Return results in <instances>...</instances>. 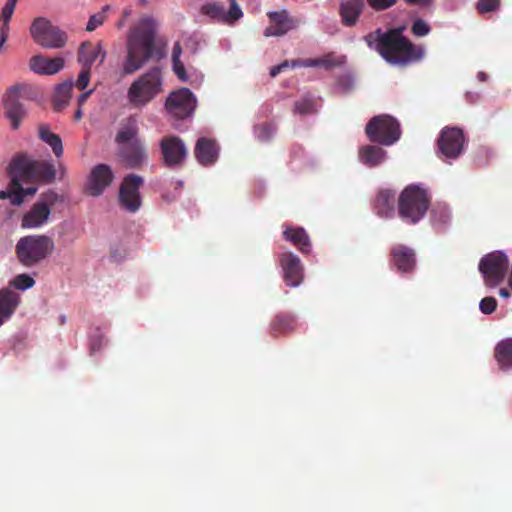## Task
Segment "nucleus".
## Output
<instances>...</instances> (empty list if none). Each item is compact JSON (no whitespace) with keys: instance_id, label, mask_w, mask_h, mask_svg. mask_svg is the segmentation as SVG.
Returning a JSON list of instances; mask_svg holds the SVG:
<instances>
[{"instance_id":"obj_1","label":"nucleus","mask_w":512,"mask_h":512,"mask_svg":"<svg viewBox=\"0 0 512 512\" xmlns=\"http://www.w3.org/2000/svg\"><path fill=\"white\" fill-rule=\"evenodd\" d=\"M405 25L382 31L376 29L368 33L364 40L369 48L374 49L388 63L406 67L424 58L425 50L421 45L412 43L403 35Z\"/></svg>"},{"instance_id":"obj_2","label":"nucleus","mask_w":512,"mask_h":512,"mask_svg":"<svg viewBox=\"0 0 512 512\" xmlns=\"http://www.w3.org/2000/svg\"><path fill=\"white\" fill-rule=\"evenodd\" d=\"M157 26L153 19L143 18L129 31L127 56L123 63V74L130 75L141 69L151 58L163 57L161 48L156 46Z\"/></svg>"},{"instance_id":"obj_3","label":"nucleus","mask_w":512,"mask_h":512,"mask_svg":"<svg viewBox=\"0 0 512 512\" xmlns=\"http://www.w3.org/2000/svg\"><path fill=\"white\" fill-rule=\"evenodd\" d=\"M8 173L13 176V185L18 190L20 189V181L49 184L56 178V169L51 162L32 160L25 155H19L11 161Z\"/></svg>"},{"instance_id":"obj_4","label":"nucleus","mask_w":512,"mask_h":512,"mask_svg":"<svg viewBox=\"0 0 512 512\" xmlns=\"http://www.w3.org/2000/svg\"><path fill=\"white\" fill-rule=\"evenodd\" d=\"M55 244L47 235H28L21 237L15 247L19 262L31 268L44 261L54 251Z\"/></svg>"},{"instance_id":"obj_5","label":"nucleus","mask_w":512,"mask_h":512,"mask_svg":"<svg viewBox=\"0 0 512 512\" xmlns=\"http://www.w3.org/2000/svg\"><path fill=\"white\" fill-rule=\"evenodd\" d=\"M162 91V72L153 67L137 78L129 87L127 98L134 108H142Z\"/></svg>"},{"instance_id":"obj_6","label":"nucleus","mask_w":512,"mask_h":512,"mask_svg":"<svg viewBox=\"0 0 512 512\" xmlns=\"http://www.w3.org/2000/svg\"><path fill=\"white\" fill-rule=\"evenodd\" d=\"M430 200L427 191L417 185L407 186L398 198V214L409 224H416L427 213Z\"/></svg>"},{"instance_id":"obj_7","label":"nucleus","mask_w":512,"mask_h":512,"mask_svg":"<svg viewBox=\"0 0 512 512\" xmlns=\"http://www.w3.org/2000/svg\"><path fill=\"white\" fill-rule=\"evenodd\" d=\"M365 133L371 142L391 146L400 139V124L387 114L374 116L367 123Z\"/></svg>"},{"instance_id":"obj_8","label":"nucleus","mask_w":512,"mask_h":512,"mask_svg":"<svg viewBox=\"0 0 512 512\" xmlns=\"http://www.w3.org/2000/svg\"><path fill=\"white\" fill-rule=\"evenodd\" d=\"M509 260L501 251H493L484 255L478 265L487 287L494 288L501 284L507 274Z\"/></svg>"},{"instance_id":"obj_9","label":"nucleus","mask_w":512,"mask_h":512,"mask_svg":"<svg viewBox=\"0 0 512 512\" xmlns=\"http://www.w3.org/2000/svg\"><path fill=\"white\" fill-rule=\"evenodd\" d=\"M30 35L35 43L48 49L62 48L67 41L66 34L45 17L33 20Z\"/></svg>"},{"instance_id":"obj_10","label":"nucleus","mask_w":512,"mask_h":512,"mask_svg":"<svg viewBox=\"0 0 512 512\" xmlns=\"http://www.w3.org/2000/svg\"><path fill=\"white\" fill-rule=\"evenodd\" d=\"M162 163L169 169H180L188 157L184 141L176 135L164 136L159 142Z\"/></svg>"},{"instance_id":"obj_11","label":"nucleus","mask_w":512,"mask_h":512,"mask_svg":"<svg viewBox=\"0 0 512 512\" xmlns=\"http://www.w3.org/2000/svg\"><path fill=\"white\" fill-rule=\"evenodd\" d=\"M144 185L143 177L137 174H128L119 187L118 201L120 206L130 212H137L142 204L140 188Z\"/></svg>"},{"instance_id":"obj_12","label":"nucleus","mask_w":512,"mask_h":512,"mask_svg":"<svg viewBox=\"0 0 512 512\" xmlns=\"http://www.w3.org/2000/svg\"><path fill=\"white\" fill-rule=\"evenodd\" d=\"M196 98L188 88H180L169 94L165 102L168 114L177 119L191 116L196 108Z\"/></svg>"},{"instance_id":"obj_13","label":"nucleus","mask_w":512,"mask_h":512,"mask_svg":"<svg viewBox=\"0 0 512 512\" xmlns=\"http://www.w3.org/2000/svg\"><path fill=\"white\" fill-rule=\"evenodd\" d=\"M465 143L464 132L458 127L443 128L437 139L440 153L449 159L458 158L464 150Z\"/></svg>"},{"instance_id":"obj_14","label":"nucleus","mask_w":512,"mask_h":512,"mask_svg":"<svg viewBox=\"0 0 512 512\" xmlns=\"http://www.w3.org/2000/svg\"><path fill=\"white\" fill-rule=\"evenodd\" d=\"M200 12L202 15L210 18L211 21L224 24H234L243 16V12L236 0H230L228 11L225 10L224 4L220 2H207L201 6Z\"/></svg>"},{"instance_id":"obj_15","label":"nucleus","mask_w":512,"mask_h":512,"mask_svg":"<svg viewBox=\"0 0 512 512\" xmlns=\"http://www.w3.org/2000/svg\"><path fill=\"white\" fill-rule=\"evenodd\" d=\"M267 16L269 25L263 32L265 37H282L300 25V20L291 16L287 10L270 11Z\"/></svg>"},{"instance_id":"obj_16","label":"nucleus","mask_w":512,"mask_h":512,"mask_svg":"<svg viewBox=\"0 0 512 512\" xmlns=\"http://www.w3.org/2000/svg\"><path fill=\"white\" fill-rule=\"evenodd\" d=\"M20 94L21 86L14 85L3 96L5 116L10 120L13 130H17L20 127L22 120L26 116V110L19 100Z\"/></svg>"},{"instance_id":"obj_17","label":"nucleus","mask_w":512,"mask_h":512,"mask_svg":"<svg viewBox=\"0 0 512 512\" xmlns=\"http://www.w3.org/2000/svg\"><path fill=\"white\" fill-rule=\"evenodd\" d=\"M114 179V174L110 166L106 164H98L90 172L87 192L93 197L100 196L104 190L109 187Z\"/></svg>"},{"instance_id":"obj_18","label":"nucleus","mask_w":512,"mask_h":512,"mask_svg":"<svg viewBox=\"0 0 512 512\" xmlns=\"http://www.w3.org/2000/svg\"><path fill=\"white\" fill-rule=\"evenodd\" d=\"M279 262L283 270L285 283L290 287H296L303 280V267L298 256L292 252H284L279 256Z\"/></svg>"},{"instance_id":"obj_19","label":"nucleus","mask_w":512,"mask_h":512,"mask_svg":"<svg viewBox=\"0 0 512 512\" xmlns=\"http://www.w3.org/2000/svg\"><path fill=\"white\" fill-rule=\"evenodd\" d=\"M390 263L401 273H410L416 266L415 251L403 244H396L390 250Z\"/></svg>"},{"instance_id":"obj_20","label":"nucleus","mask_w":512,"mask_h":512,"mask_svg":"<svg viewBox=\"0 0 512 512\" xmlns=\"http://www.w3.org/2000/svg\"><path fill=\"white\" fill-rule=\"evenodd\" d=\"M119 155L129 168H140L147 159L144 144L141 140H134L120 146Z\"/></svg>"},{"instance_id":"obj_21","label":"nucleus","mask_w":512,"mask_h":512,"mask_svg":"<svg viewBox=\"0 0 512 512\" xmlns=\"http://www.w3.org/2000/svg\"><path fill=\"white\" fill-rule=\"evenodd\" d=\"M64 67L62 57L47 58L43 55H34L29 60V68L39 75H54Z\"/></svg>"},{"instance_id":"obj_22","label":"nucleus","mask_w":512,"mask_h":512,"mask_svg":"<svg viewBox=\"0 0 512 512\" xmlns=\"http://www.w3.org/2000/svg\"><path fill=\"white\" fill-rule=\"evenodd\" d=\"M364 7V0H342L339 5L341 23L345 27L355 26L364 10Z\"/></svg>"},{"instance_id":"obj_23","label":"nucleus","mask_w":512,"mask_h":512,"mask_svg":"<svg viewBox=\"0 0 512 512\" xmlns=\"http://www.w3.org/2000/svg\"><path fill=\"white\" fill-rule=\"evenodd\" d=\"M218 153L219 147L215 140L204 137L197 140L194 155L201 165L213 164L218 158Z\"/></svg>"},{"instance_id":"obj_24","label":"nucleus","mask_w":512,"mask_h":512,"mask_svg":"<svg viewBox=\"0 0 512 512\" xmlns=\"http://www.w3.org/2000/svg\"><path fill=\"white\" fill-rule=\"evenodd\" d=\"M373 206L378 216L392 217L395 212V192L390 189L379 190L373 201Z\"/></svg>"},{"instance_id":"obj_25","label":"nucleus","mask_w":512,"mask_h":512,"mask_svg":"<svg viewBox=\"0 0 512 512\" xmlns=\"http://www.w3.org/2000/svg\"><path fill=\"white\" fill-rule=\"evenodd\" d=\"M51 209L45 203H35L31 209L24 214L21 226L23 228H36L47 222Z\"/></svg>"},{"instance_id":"obj_26","label":"nucleus","mask_w":512,"mask_h":512,"mask_svg":"<svg viewBox=\"0 0 512 512\" xmlns=\"http://www.w3.org/2000/svg\"><path fill=\"white\" fill-rule=\"evenodd\" d=\"M345 63V57H335L334 54L328 53L321 58L295 59L292 60V68L295 67H324L332 69Z\"/></svg>"},{"instance_id":"obj_27","label":"nucleus","mask_w":512,"mask_h":512,"mask_svg":"<svg viewBox=\"0 0 512 512\" xmlns=\"http://www.w3.org/2000/svg\"><path fill=\"white\" fill-rule=\"evenodd\" d=\"M100 57V63H103L106 53L102 49L101 43H97L96 45L90 42H84L81 44L78 50V62L87 68H91L96 59Z\"/></svg>"},{"instance_id":"obj_28","label":"nucleus","mask_w":512,"mask_h":512,"mask_svg":"<svg viewBox=\"0 0 512 512\" xmlns=\"http://www.w3.org/2000/svg\"><path fill=\"white\" fill-rule=\"evenodd\" d=\"M283 237L296 246L302 253L307 254L310 252L311 242L304 228L288 226L283 231Z\"/></svg>"},{"instance_id":"obj_29","label":"nucleus","mask_w":512,"mask_h":512,"mask_svg":"<svg viewBox=\"0 0 512 512\" xmlns=\"http://www.w3.org/2000/svg\"><path fill=\"white\" fill-rule=\"evenodd\" d=\"M19 301L20 297L14 291L10 289L0 290V326L12 316Z\"/></svg>"},{"instance_id":"obj_30","label":"nucleus","mask_w":512,"mask_h":512,"mask_svg":"<svg viewBox=\"0 0 512 512\" xmlns=\"http://www.w3.org/2000/svg\"><path fill=\"white\" fill-rule=\"evenodd\" d=\"M296 328V319L293 315L287 313H279L270 323V334L277 338L280 335L291 333Z\"/></svg>"},{"instance_id":"obj_31","label":"nucleus","mask_w":512,"mask_h":512,"mask_svg":"<svg viewBox=\"0 0 512 512\" xmlns=\"http://www.w3.org/2000/svg\"><path fill=\"white\" fill-rule=\"evenodd\" d=\"M138 133L139 128L137 120L134 117H129L119 128L115 137V142L122 146L134 140H140L138 138Z\"/></svg>"},{"instance_id":"obj_32","label":"nucleus","mask_w":512,"mask_h":512,"mask_svg":"<svg viewBox=\"0 0 512 512\" xmlns=\"http://www.w3.org/2000/svg\"><path fill=\"white\" fill-rule=\"evenodd\" d=\"M11 177V182L9 184V187L7 190H1L0 191V199H10L11 204L13 205H20L22 204L24 197L27 195H34L37 191L36 187H28L23 188L22 183H25L24 181H20V189H16V187L13 185V176Z\"/></svg>"},{"instance_id":"obj_33","label":"nucleus","mask_w":512,"mask_h":512,"mask_svg":"<svg viewBox=\"0 0 512 512\" xmlns=\"http://www.w3.org/2000/svg\"><path fill=\"white\" fill-rule=\"evenodd\" d=\"M386 151L381 147L374 145H366L359 149L360 161L369 167H376L384 161Z\"/></svg>"},{"instance_id":"obj_34","label":"nucleus","mask_w":512,"mask_h":512,"mask_svg":"<svg viewBox=\"0 0 512 512\" xmlns=\"http://www.w3.org/2000/svg\"><path fill=\"white\" fill-rule=\"evenodd\" d=\"M494 356L501 369L512 368V338L500 341L495 347Z\"/></svg>"},{"instance_id":"obj_35","label":"nucleus","mask_w":512,"mask_h":512,"mask_svg":"<svg viewBox=\"0 0 512 512\" xmlns=\"http://www.w3.org/2000/svg\"><path fill=\"white\" fill-rule=\"evenodd\" d=\"M72 89L73 82L71 80L65 81L56 86L53 97L55 110L60 111L69 104Z\"/></svg>"},{"instance_id":"obj_36","label":"nucleus","mask_w":512,"mask_h":512,"mask_svg":"<svg viewBox=\"0 0 512 512\" xmlns=\"http://www.w3.org/2000/svg\"><path fill=\"white\" fill-rule=\"evenodd\" d=\"M39 136L41 140L46 142L52 148L57 157L62 156L63 146L59 135L50 132L47 126H40Z\"/></svg>"},{"instance_id":"obj_37","label":"nucleus","mask_w":512,"mask_h":512,"mask_svg":"<svg viewBox=\"0 0 512 512\" xmlns=\"http://www.w3.org/2000/svg\"><path fill=\"white\" fill-rule=\"evenodd\" d=\"M294 111L298 114H310L316 111L315 101L311 96H304L294 104Z\"/></svg>"},{"instance_id":"obj_38","label":"nucleus","mask_w":512,"mask_h":512,"mask_svg":"<svg viewBox=\"0 0 512 512\" xmlns=\"http://www.w3.org/2000/svg\"><path fill=\"white\" fill-rule=\"evenodd\" d=\"M108 9V6H104L101 11L91 15L86 26V31L92 32L100 27L106 20V12Z\"/></svg>"},{"instance_id":"obj_39","label":"nucleus","mask_w":512,"mask_h":512,"mask_svg":"<svg viewBox=\"0 0 512 512\" xmlns=\"http://www.w3.org/2000/svg\"><path fill=\"white\" fill-rule=\"evenodd\" d=\"M10 284L16 289L26 290L35 285V280L28 274H19L14 277Z\"/></svg>"},{"instance_id":"obj_40","label":"nucleus","mask_w":512,"mask_h":512,"mask_svg":"<svg viewBox=\"0 0 512 512\" xmlns=\"http://www.w3.org/2000/svg\"><path fill=\"white\" fill-rule=\"evenodd\" d=\"M430 31L431 28L429 24L422 19L415 20L411 26L412 34L417 37L426 36L430 33Z\"/></svg>"},{"instance_id":"obj_41","label":"nucleus","mask_w":512,"mask_h":512,"mask_svg":"<svg viewBox=\"0 0 512 512\" xmlns=\"http://www.w3.org/2000/svg\"><path fill=\"white\" fill-rule=\"evenodd\" d=\"M91 77V68L83 67L78 75V79L76 81V87L79 90H84L90 81Z\"/></svg>"},{"instance_id":"obj_42","label":"nucleus","mask_w":512,"mask_h":512,"mask_svg":"<svg viewBox=\"0 0 512 512\" xmlns=\"http://www.w3.org/2000/svg\"><path fill=\"white\" fill-rule=\"evenodd\" d=\"M479 308L483 314H491L497 308V301L494 297H484L480 301Z\"/></svg>"},{"instance_id":"obj_43","label":"nucleus","mask_w":512,"mask_h":512,"mask_svg":"<svg viewBox=\"0 0 512 512\" xmlns=\"http://www.w3.org/2000/svg\"><path fill=\"white\" fill-rule=\"evenodd\" d=\"M335 88L340 93H348L353 88V80L350 76H342L340 77L335 85Z\"/></svg>"},{"instance_id":"obj_44","label":"nucleus","mask_w":512,"mask_h":512,"mask_svg":"<svg viewBox=\"0 0 512 512\" xmlns=\"http://www.w3.org/2000/svg\"><path fill=\"white\" fill-rule=\"evenodd\" d=\"M397 1L398 0H367V3L372 9L382 11L394 6Z\"/></svg>"},{"instance_id":"obj_45","label":"nucleus","mask_w":512,"mask_h":512,"mask_svg":"<svg viewBox=\"0 0 512 512\" xmlns=\"http://www.w3.org/2000/svg\"><path fill=\"white\" fill-rule=\"evenodd\" d=\"M18 0H8L1 13L2 22H10Z\"/></svg>"},{"instance_id":"obj_46","label":"nucleus","mask_w":512,"mask_h":512,"mask_svg":"<svg viewBox=\"0 0 512 512\" xmlns=\"http://www.w3.org/2000/svg\"><path fill=\"white\" fill-rule=\"evenodd\" d=\"M257 137L261 141L269 140L274 134V128L270 124H262L256 128Z\"/></svg>"},{"instance_id":"obj_47","label":"nucleus","mask_w":512,"mask_h":512,"mask_svg":"<svg viewBox=\"0 0 512 512\" xmlns=\"http://www.w3.org/2000/svg\"><path fill=\"white\" fill-rule=\"evenodd\" d=\"M499 5V0H480L477 9L480 13L490 12L495 10Z\"/></svg>"},{"instance_id":"obj_48","label":"nucleus","mask_w":512,"mask_h":512,"mask_svg":"<svg viewBox=\"0 0 512 512\" xmlns=\"http://www.w3.org/2000/svg\"><path fill=\"white\" fill-rule=\"evenodd\" d=\"M58 201H59V195L56 192L50 190V191L42 194L41 201H39V203H45L47 205V207L50 208L51 206L56 204Z\"/></svg>"},{"instance_id":"obj_49","label":"nucleus","mask_w":512,"mask_h":512,"mask_svg":"<svg viewBox=\"0 0 512 512\" xmlns=\"http://www.w3.org/2000/svg\"><path fill=\"white\" fill-rule=\"evenodd\" d=\"M173 61V70L181 81H187L186 70L183 63L180 60Z\"/></svg>"},{"instance_id":"obj_50","label":"nucleus","mask_w":512,"mask_h":512,"mask_svg":"<svg viewBox=\"0 0 512 512\" xmlns=\"http://www.w3.org/2000/svg\"><path fill=\"white\" fill-rule=\"evenodd\" d=\"M292 67V61H284L283 63L276 65L271 68L270 75L271 77H275L279 73H281L285 68Z\"/></svg>"},{"instance_id":"obj_51","label":"nucleus","mask_w":512,"mask_h":512,"mask_svg":"<svg viewBox=\"0 0 512 512\" xmlns=\"http://www.w3.org/2000/svg\"><path fill=\"white\" fill-rule=\"evenodd\" d=\"M8 32H9V22H3L2 27L0 29V45H3L7 38H8Z\"/></svg>"},{"instance_id":"obj_52","label":"nucleus","mask_w":512,"mask_h":512,"mask_svg":"<svg viewBox=\"0 0 512 512\" xmlns=\"http://www.w3.org/2000/svg\"><path fill=\"white\" fill-rule=\"evenodd\" d=\"M182 53L181 45L179 42H176L173 46L172 50V60H180V56Z\"/></svg>"},{"instance_id":"obj_53","label":"nucleus","mask_w":512,"mask_h":512,"mask_svg":"<svg viewBox=\"0 0 512 512\" xmlns=\"http://www.w3.org/2000/svg\"><path fill=\"white\" fill-rule=\"evenodd\" d=\"M92 92L93 90H89L79 95L77 99V104L79 107H82L86 103L87 99L92 94Z\"/></svg>"},{"instance_id":"obj_54","label":"nucleus","mask_w":512,"mask_h":512,"mask_svg":"<svg viewBox=\"0 0 512 512\" xmlns=\"http://www.w3.org/2000/svg\"><path fill=\"white\" fill-rule=\"evenodd\" d=\"M406 3L418 6H430L434 0H405Z\"/></svg>"},{"instance_id":"obj_55","label":"nucleus","mask_w":512,"mask_h":512,"mask_svg":"<svg viewBox=\"0 0 512 512\" xmlns=\"http://www.w3.org/2000/svg\"><path fill=\"white\" fill-rule=\"evenodd\" d=\"M499 295L503 298H509L510 297V291L506 288H501L499 290Z\"/></svg>"},{"instance_id":"obj_56","label":"nucleus","mask_w":512,"mask_h":512,"mask_svg":"<svg viewBox=\"0 0 512 512\" xmlns=\"http://www.w3.org/2000/svg\"><path fill=\"white\" fill-rule=\"evenodd\" d=\"M82 115H83V113H82V107H79V106H78V109L76 110V112H75V114H74V119H75L76 121H79V120L82 118Z\"/></svg>"},{"instance_id":"obj_57","label":"nucleus","mask_w":512,"mask_h":512,"mask_svg":"<svg viewBox=\"0 0 512 512\" xmlns=\"http://www.w3.org/2000/svg\"><path fill=\"white\" fill-rule=\"evenodd\" d=\"M486 78H487V75H486L484 72H479V73H478V79H479L480 81H485V80H486Z\"/></svg>"}]
</instances>
